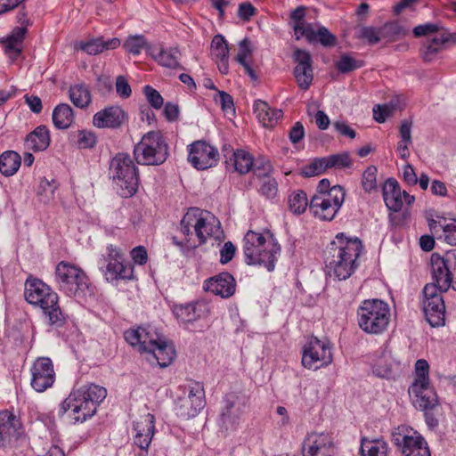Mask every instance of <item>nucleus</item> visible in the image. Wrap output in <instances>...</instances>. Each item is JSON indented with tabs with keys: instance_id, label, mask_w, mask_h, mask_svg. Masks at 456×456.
Returning a JSON list of instances; mask_svg holds the SVG:
<instances>
[{
	"instance_id": "obj_33",
	"label": "nucleus",
	"mask_w": 456,
	"mask_h": 456,
	"mask_svg": "<svg viewBox=\"0 0 456 456\" xmlns=\"http://www.w3.org/2000/svg\"><path fill=\"white\" fill-rule=\"evenodd\" d=\"M52 118L57 129H67L74 120L73 110L67 103H60L53 109Z\"/></svg>"
},
{
	"instance_id": "obj_16",
	"label": "nucleus",
	"mask_w": 456,
	"mask_h": 456,
	"mask_svg": "<svg viewBox=\"0 0 456 456\" xmlns=\"http://www.w3.org/2000/svg\"><path fill=\"white\" fill-rule=\"evenodd\" d=\"M218 151L205 141H196L189 145V162L198 170L215 167L218 161Z\"/></svg>"
},
{
	"instance_id": "obj_12",
	"label": "nucleus",
	"mask_w": 456,
	"mask_h": 456,
	"mask_svg": "<svg viewBox=\"0 0 456 456\" xmlns=\"http://www.w3.org/2000/svg\"><path fill=\"white\" fill-rule=\"evenodd\" d=\"M392 442L403 456H431L423 436L413 428L399 426L392 432Z\"/></svg>"
},
{
	"instance_id": "obj_29",
	"label": "nucleus",
	"mask_w": 456,
	"mask_h": 456,
	"mask_svg": "<svg viewBox=\"0 0 456 456\" xmlns=\"http://www.w3.org/2000/svg\"><path fill=\"white\" fill-rule=\"evenodd\" d=\"M148 54L161 66L169 69H183L179 62L181 53L177 48L163 49L154 45V47L148 48Z\"/></svg>"
},
{
	"instance_id": "obj_13",
	"label": "nucleus",
	"mask_w": 456,
	"mask_h": 456,
	"mask_svg": "<svg viewBox=\"0 0 456 456\" xmlns=\"http://www.w3.org/2000/svg\"><path fill=\"white\" fill-rule=\"evenodd\" d=\"M422 294V305L427 322L432 327L444 325L445 305L442 293L437 290L434 283H428L424 287Z\"/></svg>"
},
{
	"instance_id": "obj_24",
	"label": "nucleus",
	"mask_w": 456,
	"mask_h": 456,
	"mask_svg": "<svg viewBox=\"0 0 456 456\" xmlns=\"http://www.w3.org/2000/svg\"><path fill=\"white\" fill-rule=\"evenodd\" d=\"M21 423L11 411H0V447H4L12 438L20 435Z\"/></svg>"
},
{
	"instance_id": "obj_49",
	"label": "nucleus",
	"mask_w": 456,
	"mask_h": 456,
	"mask_svg": "<svg viewBox=\"0 0 456 456\" xmlns=\"http://www.w3.org/2000/svg\"><path fill=\"white\" fill-rule=\"evenodd\" d=\"M443 44L438 37L426 43L421 48V55L426 62L432 61L436 54L443 49Z\"/></svg>"
},
{
	"instance_id": "obj_31",
	"label": "nucleus",
	"mask_w": 456,
	"mask_h": 456,
	"mask_svg": "<svg viewBox=\"0 0 456 456\" xmlns=\"http://www.w3.org/2000/svg\"><path fill=\"white\" fill-rule=\"evenodd\" d=\"M254 111L265 127H273L282 118V111L272 109L265 102L257 100L254 103Z\"/></svg>"
},
{
	"instance_id": "obj_53",
	"label": "nucleus",
	"mask_w": 456,
	"mask_h": 456,
	"mask_svg": "<svg viewBox=\"0 0 456 456\" xmlns=\"http://www.w3.org/2000/svg\"><path fill=\"white\" fill-rule=\"evenodd\" d=\"M292 28L297 40H299L301 37H305L309 43L317 41V30H314L311 24H293Z\"/></svg>"
},
{
	"instance_id": "obj_1",
	"label": "nucleus",
	"mask_w": 456,
	"mask_h": 456,
	"mask_svg": "<svg viewBox=\"0 0 456 456\" xmlns=\"http://www.w3.org/2000/svg\"><path fill=\"white\" fill-rule=\"evenodd\" d=\"M362 249V240L358 237L338 233L323 253L327 274L338 281L349 278L358 267L357 258Z\"/></svg>"
},
{
	"instance_id": "obj_37",
	"label": "nucleus",
	"mask_w": 456,
	"mask_h": 456,
	"mask_svg": "<svg viewBox=\"0 0 456 456\" xmlns=\"http://www.w3.org/2000/svg\"><path fill=\"white\" fill-rule=\"evenodd\" d=\"M253 157L252 155L244 151L237 150L233 151L232 158L230 159L231 165L234 170L240 175L248 173L253 167Z\"/></svg>"
},
{
	"instance_id": "obj_61",
	"label": "nucleus",
	"mask_w": 456,
	"mask_h": 456,
	"mask_svg": "<svg viewBox=\"0 0 456 456\" xmlns=\"http://www.w3.org/2000/svg\"><path fill=\"white\" fill-rule=\"evenodd\" d=\"M372 111L374 120L382 124L388 117L393 115L394 107L388 104H377L373 107Z\"/></svg>"
},
{
	"instance_id": "obj_11",
	"label": "nucleus",
	"mask_w": 456,
	"mask_h": 456,
	"mask_svg": "<svg viewBox=\"0 0 456 456\" xmlns=\"http://www.w3.org/2000/svg\"><path fill=\"white\" fill-rule=\"evenodd\" d=\"M431 267L432 283L440 293L446 292L451 286L456 290V253L447 252L444 256L432 255Z\"/></svg>"
},
{
	"instance_id": "obj_52",
	"label": "nucleus",
	"mask_w": 456,
	"mask_h": 456,
	"mask_svg": "<svg viewBox=\"0 0 456 456\" xmlns=\"http://www.w3.org/2000/svg\"><path fill=\"white\" fill-rule=\"evenodd\" d=\"M198 212V208H191L183 216V219L180 222V231L185 236V240L187 243L190 242L191 231V228H194V218L193 213Z\"/></svg>"
},
{
	"instance_id": "obj_46",
	"label": "nucleus",
	"mask_w": 456,
	"mask_h": 456,
	"mask_svg": "<svg viewBox=\"0 0 456 456\" xmlns=\"http://www.w3.org/2000/svg\"><path fill=\"white\" fill-rule=\"evenodd\" d=\"M257 191L265 199H274L278 193V183L271 175L260 178Z\"/></svg>"
},
{
	"instance_id": "obj_4",
	"label": "nucleus",
	"mask_w": 456,
	"mask_h": 456,
	"mask_svg": "<svg viewBox=\"0 0 456 456\" xmlns=\"http://www.w3.org/2000/svg\"><path fill=\"white\" fill-rule=\"evenodd\" d=\"M243 241L247 265H263L269 272L274 270L281 247L273 240V235H270V240H266L263 233L250 230L245 234Z\"/></svg>"
},
{
	"instance_id": "obj_15",
	"label": "nucleus",
	"mask_w": 456,
	"mask_h": 456,
	"mask_svg": "<svg viewBox=\"0 0 456 456\" xmlns=\"http://www.w3.org/2000/svg\"><path fill=\"white\" fill-rule=\"evenodd\" d=\"M248 400L241 393L232 392L224 398V405L219 416V427L225 431L233 430L245 411Z\"/></svg>"
},
{
	"instance_id": "obj_17",
	"label": "nucleus",
	"mask_w": 456,
	"mask_h": 456,
	"mask_svg": "<svg viewBox=\"0 0 456 456\" xmlns=\"http://www.w3.org/2000/svg\"><path fill=\"white\" fill-rule=\"evenodd\" d=\"M31 387L37 392H44L51 387L55 380L53 364L48 357L37 358L31 367Z\"/></svg>"
},
{
	"instance_id": "obj_42",
	"label": "nucleus",
	"mask_w": 456,
	"mask_h": 456,
	"mask_svg": "<svg viewBox=\"0 0 456 456\" xmlns=\"http://www.w3.org/2000/svg\"><path fill=\"white\" fill-rule=\"evenodd\" d=\"M123 47L127 53L138 55L142 50L148 53V48L154 47V45H150L142 35H134L126 38Z\"/></svg>"
},
{
	"instance_id": "obj_58",
	"label": "nucleus",
	"mask_w": 456,
	"mask_h": 456,
	"mask_svg": "<svg viewBox=\"0 0 456 456\" xmlns=\"http://www.w3.org/2000/svg\"><path fill=\"white\" fill-rule=\"evenodd\" d=\"M97 142V137L94 133L88 130L78 131L77 144L81 149H90L94 147Z\"/></svg>"
},
{
	"instance_id": "obj_56",
	"label": "nucleus",
	"mask_w": 456,
	"mask_h": 456,
	"mask_svg": "<svg viewBox=\"0 0 456 456\" xmlns=\"http://www.w3.org/2000/svg\"><path fill=\"white\" fill-rule=\"evenodd\" d=\"M359 37L364 39L369 45H376L382 40L379 28L365 26L360 29Z\"/></svg>"
},
{
	"instance_id": "obj_40",
	"label": "nucleus",
	"mask_w": 456,
	"mask_h": 456,
	"mask_svg": "<svg viewBox=\"0 0 456 456\" xmlns=\"http://www.w3.org/2000/svg\"><path fill=\"white\" fill-rule=\"evenodd\" d=\"M201 410V403L190 402V399L179 398L175 404L176 415L183 419H191L198 415Z\"/></svg>"
},
{
	"instance_id": "obj_26",
	"label": "nucleus",
	"mask_w": 456,
	"mask_h": 456,
	"mask_svg": "<svg viewBox=\"0 0 456 456\" xmlns=\"http://www.w3.org/2000/svg\"><path fill=\"white\" fill-rule=\"evenodd\" d=\"M28 29L25 27L14 28L11 34L0 40L4 45V53L14 61L22 53V42Z\"/></svg>"
},
{
	"instance_id": "obj_25",
	"label": "nucleus",
	"mask_w": 456,
	"mask_h": 456,
	"mask_svg": "<svg viewBox=\"0 0 456 456\" xmlns=\"http://www.w3.org/2000/svg\"><path fill=\"white\" fill-rule=\"evenodd\" d=\"M147 360L154 363L155 362L160 368L169 366L175 358L176 352L171 343H167L162 338L149 351Z\"/></svg>"
},
{
	"instance_id": "obj_10",
	"label": "nucleus",
	"mask_w": 456,
	"mask_h": 456,
	"mask_svg": "<svg viewBox=\"0 0 456 456\" xmlns=\"http://www.w3.org/2000/svg\"><path fill=\"white\" fill-rule=\"evenodd\" d=\"M345 196L344 188L335 185L328 193L313 196L309 202V210L322 220L331 221L341 208Z\"/></svg>"
},
{
	"instance_id": "obj_21",
	"label": "nucleus",
	"mask_w": 456,
	"mask_h": 456,
	"mask_svg": "<svg viewBox=\"0 0 456 456\" xmlns=\"http://www.w3.org/2000/svg\"><path fill=\"white\" fill-rule=\"evenodd\" d=\"M128 118L127 113L119 106H110L96 112L93 124L98 128H119Z\"/></svg>"
},
{
	"instance_id": "obj_62",
	"label": "nucleus",
	"mask_w": 456,
	"mask_h": 456,
	"mask_svg": "<svg viewBox=\"0 0 456 456\" xmlns=\"http://www.w3.org/2000/svg\"><path fill=\"white\" fill-rule=\"evenodd\" d=\"M218 102L221 105L223 111L226 114L233 115L235 113V108L232 95H230L224 91H218ZM215 101L217 102V98H215Z\"/></svg>"
},
{
	"instance_id": "obj_47",
	"label": "nucleus",
	"mask_w": 456,
	"mask_h": 456,
	"mask_svg": "<svg viewBox=\"0 0 456 456\" xmlns=\"http://www.w3.org/2000/svg\"><path fill=\"white\" fill-rule=\"evenodd\" d=\"M251 170L254 175L260 179L267 175H271L273 172V167L266 156L260 155L256 159H253V167Z\"/></svg>"
},
{
	"instance_id": "obj_38",
	"label": "nucleus",
	"mask_w": 456,
	"mask_h": 456,
	"mask_svg": "<svg viewBox=\"0 0 456 456\" xmlns=\"http://www.w3.org/2000/svg\"><path fill=\"white\" fill-rule=\"evenodd\" d=\"M69 94L70 101L77 108L84 109L91 103V93L84 84L71 86Z\"/></svg>"
},
{
	"instance_id": "obj_48",
	"label": "nucleus",
	"mask_w": 456,
	"mask_h": 456,
	"mask_svg": "<svg viewBox=\"0 0 456 456\" xmlns=\"http://www.w3.org/2000/svg\"><path fill=\"white\" fill-rule=\"evenodd\" d=\"M326 169H328L326 158L314 159L309 165L302 168L301 175L304 177H312L321 175Z\"/></svg>"
},
{
	"instance_id": "obj_18",
	"label": "nucleus",
	"mask_w": 456,
	"mask_h": 456,
	"mask_svg": "<svg viewBox=\"0 0 456 456\" xmlns=\"http://www.w3.org/2000/svg\"><path fill=\"white\" fill-rule=\"evenodd\" d=\"M124 338L129 345L137 348L140 353L146 354L161 338L155 330L150 326L129 329L125 331Z\"/></svg>"
},
{
	"instance_id": "obj_50",
	"label": "nucleus",
	"mask_w": 456,
	"mask_h": 456,
	"mask_svg": "<svg viewBox=\"0 0 456 456\" xmlns=\"http://www.w3.org/2000/svg\"><path fill=\"white\" fill-rule=\"evenodd\" d=\"M378 168L375 166H369L363 172L362 186L366 192H370L377 188Z\"/></svg>"
},
{
	"instance_id": "obj_19",
	"label": "nucleus",
	"mask_w": 456,
	"mask_h": 456,
	"mask_svg": "<svg viewBox=\"0 0 456 456\" xmlns=\"http://www.w3.org/2000/svg\"><path fill=\"white\" fill-rule=\"evenodd\" d=\"M193 218L194 232L199 240V246L205 244L209 237L219 232L220 223L209 212L198 208V212L193 213Z\"/></svg>"
},
{
	"instance_id": "obj_45",
	"label": "nucleus",
	"mask_w": 456,
	"mask_h": 456,
	"mask_svg": "<svg viewBox=\"0 0 456 456\" xmlns=\"http://www.w3.org/2000/svg\"><path fill=\"white\" fill-rule=\"evenodd\" d=\"M293 74L297 80V86L301 90H307L314 79L313 66L301 67L296 66Z\"/></svg>"
},
{
	"instance_id": "obj_28",
	"label": "nucleus",
	"mask_w": 456,
	"mask_h": 456,
	"mask_svg": "<svg viewBox=\"0 0 456 456\" xmlns=\"http://www.w3.org/2000/svg\"><path fill=\"white\" fill-rule=\"evenodd\" d=\"M207 307L202 303H189L185 305H175L173 307V314L180 322L191 323L200 319L206 313Z\"/></svg>"
},
{
	"instance_id": "obj_55",
	"label": "nucleus",
	"mask_w": 456,
	"mask_h": 456,
	"mask_svg": "<svg viewBox=\"0 0 456 456\" xmlns=\"http://www.w3.org/2000/svg\"><path fill=\"white\" fill-rule=\"evenodd\" d=\"M336 66L338 70L344 74L361 68L362 66V62L356 61L348 55H342Z\"/></svg>"
},
{
	"instance_id": "obj_44",
	"label": "nucleus",
	"mask_w": 456,
	"mask_h": 456,
	"mask_svg": "<svg viewBox=\"0 0 456 456\" xmlns=\"http://www.w3.org/2000/svg\"><path fill=\"white\" fill-rule=\"evenodd\" d=\"M309 206L306 193L302 190L293 191L289 198V208L296 215L304 213Z\"/></svg>"
},
{
	"instance_id": "obj_36",
	"label": "nucleus",
	"mask_w": 456,
	"mask_h": 456,
	"mask_svg": "<svg viewBox=\"0 0 456 456\" xmlns=\"http://www.w3.org/2000/svg\"><path fill=\"white\" fill-rule=\"evenodd\" d=\"M372 371L380 378L390 379L394 376V361L390 352L386 350L382 352L381 355L376 360Z\"/></svg>"
},
{
	"instance_id": "obj_54",
	"label": "nucleus",
	"mask_w": 456,
	"mask_h": 456,
	"mask_svg": "<svg viewBox=\"0 0 456 456\" xmlns=\"http://www.w3.org/2000/svg\"><path fill=\"white\" fill-rule=\"evenodd\" d=\"M185 399H190L193 403L195 402L201 403V409L205 406V391L203 385L199 382H194L189 385V393Z\"/></svg>"
},
{
	"instance_id": "obj_51",
	"label": "nucleus",
	"mask_w": 456,
	"mask_h": 456,
	"mask_svg": "<svg viewBox=\"0 0 456 456\" xmlns=\"http://www.w3.org/2000/svg\"><path fill=\"white\" fill-rule=\"evenodd\" d=\"M212 54L215 59L229 57V47L222 35H216L211 43Z\"/></svg>"
},
{
	"instance_id": "obj_9",
	"label": "nucleus",
	"mask_w": 456,
	"mask_h": 456,
	"mask_svg": "<svg viewBox=\"0 0 456 456\" xmlns=\"http://www.w3.org/2000/svg\"><path fill=\"white\" fill-rule=\"evenodd\" d=\"M97 265L108 282L114 283L120 280L134 279V265L126 261L121 249L112 244L108 245L106 254H102L98 258Z\"/></svg>"
},
{
	"instance_id": "obj_30",
	"label": "nucleus",
	"mask_w": 456,
	"mask_h": 456,
	"mask_svg": "<svg viewBox=\"0 0 456 456\" xmlns=\"http://www.w3.org/2000/svg\"><path fill=\"white\" fill-rule=\"evenodd\" d=\"M50 132L45 126H39L29 133L25 139V147L33 151H42L50 144Z\"/></svg>"
},
{
	"instance_id": "obj_6",
	"label": "nucleus",
	"mask_w": 456,
	"mask_h": 456,
	"mask_svg": "<svg viewBox=\"0 0 456 456\" xmlns=\"http://www.w3.org/2000/svg\"><path fill=\"white\" fill-rule=\"evenodd\" d=\"M390 316L389 305L380 299L363 300L357 309L359 328L367 334L379 335L387 330Z\"/></svg>"
},
{
	"instance_id": "obj_22",
	"label": "nucleus",
	"mask_w": 456,
	"mask_h": 456,
	"mask_svg": "<svg viewBox=\"0 0 456 456\" xmlns=\"http://www.w3.org/2000/svg\"><path fill=\"white\" fill-rule=\"evenodd\" d=\"M236 280L228 272L220 273L205 281L204 288L207 291L221 297L222 298H229L234 295L236 291Z\"/></svg>"
},
{
	"instance_id": "obj_59",
	"label": "nucleus",
	"mask_w": 456,
	"mask_h": 456,
	"mask_svg": "<svg viewBox=\"0 0 456 456\" xmlns=\"http://www.w3.org/2000/svg\"><path fill=\"white\" fill-rule=\"evenodd\" d=\"M429 365L424 359H419L415 363L416 378L412 384L429 383Z\"/></svg>"
},
{
	"instance_id": "obj_5",
	"label": "nucleus",
	"mask_w": 456,
	"mask_h": 456,
	"mask_svg": "<svg viewBox=\"0 0 456 456\" xmlns=\"http://www.w3.org/2000/svg\"><path fill=\"white\" fill-rule=\"evenodd\" d=\"M109 177L122 198L134 195L139 186V172L127 153L116 154L110 162Z\"/></svg>"
},
{
	"instance_id": "obj_57",
	"label": "nucleus",
	"mask_w": 456,
	"mask_h": 456,
	"mask_svg": "<svg viewBox=\"0 0 456 456\" xmlns=\"http://www.w3.org/2000/svg\"><path fill=\"white\" fill-rule=\"evenodd\" d=\"M143 94L146 97V100L152 108L156 110L162 108L164 104V99L156 89L147 85L143 87Z\"/></svg>"
},
{
	"instance_id": "obj_8",
	"label": "nucleus",
	"mask_w": 456,
	"mask_h": 456,
	"mask_svg": "<svg viewBox=\"0 0 456 456\" xmlns=\"http://www.w3.org/2000/svg\"><path fill=\"white\" fill-rule=\"evenodd\" d=\"M168 155V144L159 131L146 133L134 148V157L140 165H161Z\"/></svg>"
},
{
	"instance_id": "obj_64",
	"label": "nucleus",
	"mask_w": 456,
	"mask_h": 456,
	"mask_svg": "<svg viewBox=\"0 0 456 456\" xmlns=\"http://www.w3.org/2000/svg\"><path fill=\"white\" fill-rule=\"evenodd\" d=\"M115 86H116L117 94L119 97H121L123 99H127L131 96L132 89H131V86H130L127 79L126 78V77H124V76L117 77Z\"/></svg>"
},
{
	"instance_id": "obj_2",
	"label": "nucleus",
	"mask_w": 456,
	"mask_h": 456,
	"mask_svg": "<svg viewBox=\"0 0 456 456\" xmlns=\"http://www.w3.org/2000/svg\"><path fill=\"white\" fill-rule=\"evenodd\" d=\"M107 396V389L94 383L73 388L61 403L60 414L69 412L74 423H83L95 415L99 405Z\"/></svg>"
},
{
	"instance_id": "obj_43",
	"label": "nucleus",
	"mask_w": 456,
	"mask_h": 456,
	"mask_svg": "<svg viewBox=\"0 0 456 456\" xmlns=\"http://www.w3.org/2000/svg\"><path fill=\"white\" fill-rule=\"evenodd\" d=\"M360 452L362 456H387V444L383 441H362Z\"/></svg>"
},
{
	"instance_id": "obj_63",
	"label": "nucleus",
	"mask_w": 456,
	"mask_h": 456,
	"mask_svg": "<svg viewBox=\"0 0 456 456\" xmlns=\"http://www.w3.org/2000/svg\"><path fill=\"white\" fill-rule=\"evenodd\" d=\"M325 47H332L336 45V37L325 27H321L317 30V41Z\"/></svg>"
},
{
	"instance_id": "obj_14",
	"label": "nucleus",
	"mask_w": 456,
	"mask_h": 456,
	"mask_svg": "<svg viewBox=\"0 0 456 456\" xmlns=\"http://www.w3.org/2000/svg\"><path fill=\"white\" fill-rule=\"evenodd\" d=\"M333 355L330 345L316 337H313L305 346L302 364L307 369L318 370L331 363Z\"/></svg>"
},
{
	"instance_id": "obj_23",
	"label": "nucleus",
	"mask_w": 456,
	"mask_h": 456,
	"mask_svg": "<svg viewBox=\"0 0 456 456\" xmlns=\"http://www.w3.org/2000/svg\"><path fill=\"white\" fill-rule=\"evenodd\" d=\"M409 394L414 395V405L419 410L438 409V397L429 383L412 384Z\"/></svg>"
},
{
	"instance_id": "obj_3",
	"label": "nucleus",
	"mask_w": 456,
	"mask_h": 456,
	"mask_svg": "<svg viewBox=\"0 0 456 456\" xmlns=\"http://www.w3.org/2000/svg\"><path fill=\"white\" fill-rule=\"evenodd\" d=\"M24 298L29 305L42 310L50 326H64L66 318L59 305V296L42 280L31 275L27 278L24 284Z\"/></svg>"
},
{
	"instance_id": "obj_7",
	"label": "nucleus",
	"mask_w": 456,
	"mask_h": 456,
	"mask_svg": "<svg viewBox=\"0 0 456 456\" xmlns=\"http://www.w3.org/2000/svg\"><path fill=\"white\" fill-rule=\"evenodd\" d=\"M54 281L58 289L70 297H82L89 290V279L86 273L69 262L57 264Z\"/></svg>"
},
{
	"instance_id": "obj_27",
	"label": "nucleus",
	"mask_w": 456,
	"mask_h": 456,
	"mask_svg": "<svg viewBox=\"0 0 456 456\" xmlns=\"http://www.w3.org/2000/svg\"><path fill=\"white\" fill-rule=\"evenodd\" d=\"M383 200L387 208L399 212L403 205V191L395 178H388L382 188Z\"/></svg>"
},
{
	"instance_id": "obj_32",
	"label": "nucleus",
	"mask_w": 456,
	"mask_h": 456,
	"mask_svg": "<svg viewBox=\"0 0 456 456\" xmlns=\"http://www.w3.org/2000/svg\"><path fill=\"white\" fill-rule=\"evenodd\" d=\"M119 45L120 40L118 38L103 40L102 37H98L87 42H80L79 48L92 55L101 53L104 50L116 49Z\"/></svg>"
},
{
	"instance_id": "obj_35",
	"label": "nucleus",
	"mask_w": 456,
	"mask_h": 456,
	"mask_svg": "<svg viewBox=\"0 0 456 456\" xmlns=\"http://www.w3.org/2000/svg\"><path fill=\"white\" fill-rule=\"evenodd\" d=\"M430 230L435 232H438V229L443 231L444 240L450 245H456V219H452L447 222L445 218H442L439 221L431 220L429 222Z\"/></svg>"
},
{
	"instance_id": "obj_41",
	"label": "nucleus",
	"mask_w": 456,
	"mask_h": 456,
	"mask_svg": "<svg viewBox=\"0 0 456 456\" xmlns=\"http://www.w3.org/2000/svg\"><path fill=\"white\" fill-rule=\"evenodd\" d=\"M306 443L310 444L308 447V449L310 450H314L315 452L316 450H322V452H332L333 442L331 437L328 434L321 433L309 435L308 437L304 442V446L305 445ZM303 450H305V447L303 448Z\"/></svg>"
},
{
	"instance_id": "obj_34",
	"label": "nucleus",
	"mask_w": 456,
	"mask_h": 456,
	"mask_svg": "<svg viewBox=\"0 0 456 456\" xmlns=\"http://www.w3.org/2000/svg\"><path fill=\"white\" fill-rule=\"evenodd\" d=\"M21 164L20 156L13 151H6L0 155V172L4 176L13 175Z\"/></svg>"
},
{
	"instance_id": "obj_60",
	"label": "nucleus",
	"mask_w": 456,
	"mask_h": 456,
	"mask_svg": "<svg viewBox=\"0 0 456 456\" xmlns=\"http://www.w3.org/2000/svg\"><path fill=\"white\" fill-rule=\"evenodd\" d=\"M327 159V165L328 168L331 167H348L351 165V160L349 158L348 153H342V154H334L330 155L329 157H326Z\"/></svg>"
},
{
	"instance_id": "obj_20",
	"label": "nucleus",
	"mask_w": 456,
	"mask_h": 456,
	"mask_svg": "<svg viewBox=\"0 0 456 456\" xmlns=\"http://www.w3.org/2000/svg\"><path fill=\"white\" fill-rule=\"evenodd\" d=\"M134 444L142 452H147L155 434V417L151 413L141 416L134 422Z\"/></svg>"
},
{
	"instance_id": "obj_39",
	"label": "nucleus",
	"mask_w": 456,
	"mask_h": 456,
	"mask_svg": "<svg viewBox=\"0 0 456 456\" xmlns=\"http://www.w3.org/2000/svg\"><path fill=\"white\" fill-rule=\"evenodd\" d=\"M379 33L382 39L387 42H394L405 36L408 30L398 21H389L379 27Z\"/></svg>"
}]
</instances>
